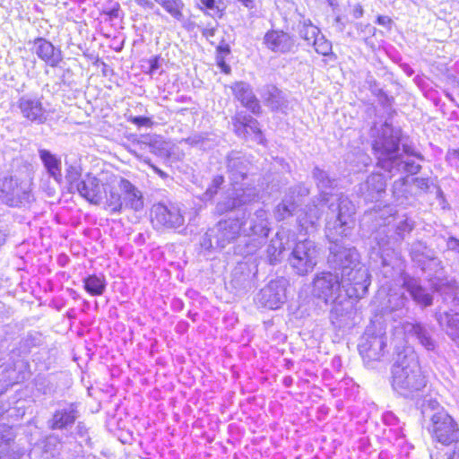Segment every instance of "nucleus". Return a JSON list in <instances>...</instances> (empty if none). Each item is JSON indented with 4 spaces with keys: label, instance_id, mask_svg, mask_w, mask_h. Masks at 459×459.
Segmentation results:
<instances>
[{
    "label": "nucleus",
    "instance_id": "nucleus-1",
    "mask_svg": "<svg viewBox=\"0 0 459 459\" xmlns=\"http://www.w3.org/2000/svg\"><path fill=\"white\" fill-rule=\"evenodd\" d=\"M330 209L338 213L336 219L329 221L325 227L326 237L331 242L327 263L333 270L340 271L341 276L347 275L360 264L359 254L354 247L339 243L337 238L347 237L351 233L355 206L351 201L341 197L337 204H330Z\"/></svg>",
    "mask_w": 459,
    "mask_h": 459
},
{
    "label": "nucleus",
    "instance_id": "nucleus-2",
    "mask_svg": "<svg viewBox=\"0 0 459 459\" xmlns=\"http://www.w3.org/2000/svg\"><path fill=\"white\" fill-rule=\"evenodd\" d=\"M426 383L416 354H399L392 367L394 391L405 398H413L426 386Z\"/></svg>",
    "mask_w": 459,
    "mask_h": 459
},
{
    "label": "nucleus",
    "instance_id": "nucleus-3",
    "mask_svg": "<svg viewBox=\"0 0 459 459\" xmlns=\"http://www.w3.org/2000/svg\"><path fill=\"white\" fill-rule=\"evenodd\" d=\"M239 218L245 238L234 247V253L241 256L252 255L260 249L271 230L268 212L261 208L247 219L245 212Z\"/></svg>",
    "mask_w": 459,
    "mask_h": 459
},
{
    "label": "nucleus",
    "instance_id": "nucleus-4",
    "mask_svg": "<svg viewBox=\"0 0 459 459\" xmlns=\"http://www.w3.org/2000/svg\"><path fill=\"white\" fill-rule=\"evenodd\" d=\"M370 134L377 166L385 171L401 153L402 130L385 121L380 126H372Z\"/></svg>",
    "mask_w": 459,
    "mask_h": 459
},
{
    "label": "nucleus",
    "instance_id": "nucleus-5",
    "mask_svg": "<svg viewBox=\"0 0 459 459\" xmlns=\"http://www.w3.org/2000/svg\"><path fill=\"white\" fill-rule=\"evenodd\" d=\"M241 232L239 216L221 220L205 232L200 240V245L206 250L223 249L233 243Z\"/></svg>",
    "mask_w": 459,
    "mask_h": 459
},
{
    "label": "nucleus",
    "instance_id": "nucleus-6",
    "mask_svg": "<svg viewBox=\"0 0 459 459\" xmlns=\"http://www.w3.org/2000/svg\"><path fill=\"white\" fill-rule=\"evenodd\" d=\"M0 198L11 207L26 206L34 201L30 183L13 177L0 179Z\"/></svg>",
    "mask_w": 459,
    "mask_h": 459
},
{
    "label": "nucleus",
    "instance_id": "nucleus-7",
    "mask_svg": "<svg viewBox=\"0 0 459 459\" xmlns=\"http://www.w3.org/2000/svg\"><path fill=\"white\" fill-rule=\"evenodd\" d=\"M345 284L337 273L322 272L314 277L312 293L325 304L335 303L342 298Z\"/></svg>",
    "mask_w": 459,
    "mask_h": 459
},
{
    "label": "nucleus",
    "instance_id": "nucleus-8",
    "mask_svg": "<svg viewBox=\"0 0 459 459\" xmlns=\"http://www.w3.org/2000/svg\"><path fill=\"white\" fill-rule=\"evenodd\" d=\"M318 254L315 242L305 239L296 243L289 256V262L295 273L303 276L313 271L317 264Z\"/></svg>",
    "mask_w": 459,
    "mask_h": 459
},
{
    "label": "nucleus",
    "instance_id": "nucleus-9",
    "mask_svg": "<svg viewBox=\"0 0 459 459\" xmlns=\"http://www.w3.org/2000/svg\"><path fill=\"white\" fill-rule=\"evenodd\" d=\"M429 430L434 439L443 445L459 440V428L455 420L446 411H437L430 419Z\"/></svg>",
    "mask_w": 459,
    "mask_h": 459
},
{
    "label": "nucleus",
    "instance_id": "nucleus-10",
    "mask_svg": "<svg viewBox=\"0 0 459 459\" xmlns=\"http://www.w3.org/2000/svg\"><path fill=\"white\" fill-rule=\"evenodd\" d=\"M405 338L416 342L428 351L436 352L438 344L434 337L435 328L428 324L413 321L402 324Z\"/></svg>",
    "mask_w": 459,
    "mask_h": 459
},
{
    "label": "nucleus",
    "instance_id": "nucleus-11",
    "mask_svg": "<svg viewBox=\"0 0 459 459\" xmlns=\"http://www.w3.org/2000/svg\"><path fill=\"white\" fill-rule=\"evenodd\" d=\"M151 220L154 228L177 229L185 222L180 208L175 204H156L151 211Z\"/></svg>",
    "mask_w": 459,
    "mask_h": 459
},
{
    "label": "nucleus",
    "instance_id": "nucleus-12",
    "mask_svg": "<svg viewBox=\"0 0 459 459\" xmlns=\"http://www.w3.org/2000/svg\"><path fill=\"white\" fill-rule=\"evenodd\" d=\"M342 278V282L346 283V286H343V291L348 298L362 299L368 293L371 277L368 269L361 263Z\"/></svg>",
    "mask_w": 459,
    "mask_h": 459
},
{
    "label": "nucleus",
    "instance_id": "nucleus-13",
    "mask_svg": "<svg viewBox=\"0 0 459 459\" xmlns=\"http://www.w3.org/2000/svg\"><path fill=\"white\" fill-rule=\"evenodd\" d=\"M386 337L384 333H375L367 328L358 345V350L366 364L378 361L385 354Z\"/></svg>",
    "mask_w": 459,
    "mask_h": 459
},
{
    "label": "nucleus",
    "instance_id": "nucleus-14",
    "mask_svg": "<svg viewBox=\"0 0 459 459\" xmlns=\"http://www.w3.org/2000/svg\"><path fill=\"white\" fill-rule=\"evenodd\" d=\"M330 203L325 204L321 201V196H315L311 202L306 206V209L301 212L298 216V222L301 230H305L306 234L315 231L318 221L323 214L322 207L327 205L333 217L327 215V221H333L336 219L338 212H333L330 209ZM328 222H326L327 224Z\"/></svg>",
    "mask_w": 459,
    "mask_h": 459
},
{
    "label": "nucleus",
    "instance_id": "nucleus-15",
    "mask_svg": "<svg viewBox=\"0 0 459 459\" xmlns=\"http://www.w3.org/2000/svg\"><path fill=\"white\" fill-rule=\"evenodd\" d=\"M17 107L25 119L35 125H43L48 122L49 110L44 106L39 98L25 94L19 98Z\"/></svg>",
    "mask_w": 459,
    "mask_h": 459
},
{
    "label": "nucleus",
    "instance_id": "nucleus-16",
    "mask_svg": "<svg viewBox=\"0 0 459 459\" xmlns=\"http://www.w3.org/2000/svg\"><path fill=\"white\" fill-rule=\"evenodd\" d=\"M225 166L231 185L237 186L248 178L251 161L243 152L231 151L225 157Z\"/></svg>",
    "mask_w": 459,
    "mask_h": 459
},
{
    "label": "nucleus",
    "instance_id": "nucleus-17",
    "mask_svg": "<svg viewBox=\"0 0 459 459\" xmlns=\"http://www.w3.org/2000/svg\"><path fill=\"white\" fill-rule=\"evenodd\" d=\"M256 302L264 307L277 309L286 301L285 281H271L257 294Z\"/></svg>",
    "mask_w": 459,
    "mask_h": 459
},
{
    "label": "nucleus",
    "instance_id": "nucleus-18",
    "mask_svg": "<svg viewBox=\"0 0 459 459\" xmlns=\"http://www.w3.org/2000/svg\"><path fill=\"white\" fill-rule=\"evenodd\" d=\"M256 272V266L252 264L247 262L238 263L232 271L230 286L238 295L248 291L255 285Z\"/></svg>",
    "mask_w": 459,
    "mask_h": 459
},
{
    "label": "nucleus",
    "instance_id": "nucleus-19",
    "mask_svg": "<svg viewBox=\"0 0 459 459\" xmlns=\"http://www.w3.org/2000/svg\"><path fill=\"white\" fill-rule=\"evenodd\" d=\"M78 184L75 191L78 192L82 198L92 204H100L102 203L106 186L100 184L99 178L88 173L82 178V182Z\"/></svg>",
    "mask_w": 459,
    "mask_h": 459
},
{
    "label": "nucleus",
    "instance_id": "nucleus-20",
    "mask_svg": "<svg viewBox=\"0 0 459 459\" xmlns=\"http://www.w3.org/2000/svg\"><path fill=\"white\" fill-rule=\"evenodd\" d=\"M123 197L124 209L139 212L143 209L144 199L142 191L128 179L121 178L117 183Z\"/></svg>",
    "mask_w": 459,
    "mask_h": 459
},
{
    "label": "nucleus",
    "instance_id": "nucleus-21",
    "mask_svg": "<svg viewBox=\"0 0 459 459\" xmlns=\"http://www.w3.org/2000/svg\"><path fill=\"white\" fill-rule=\"evenodd\" d=\"M234 97L254 115H260L262 108L251 85L246 82H236L230 85Z\"/></svg>",
    "mask_w": 459,
    "mask_h": 459
},
{
    "label": "nucleus",
    "instance_id": "nucleus-22",
    "mask_svg": "<svg viewBox=\"0 0 459 459\" xmlns=\"http://www.w3.org/2000/svg\"><path fill=\"white\" fill-rule=\"evenodd\" d=\"M312 178L316 185V187L319 190L318 196H321L322 202L328 204L331 201L330 204L332 203L337 204L341 197H344L349 200V198L343 195H337L327 192V190L333 188L335 183V179L331 178L327 171L318 167H315L314 169L312 170Z\"/></svg>",
    "mask_w": 459,
    "mask_h": 459
},
{
    "label": "nucleus",
    "instance_id": "nucleus-23",
    "mask_svg": "<svg viewBox=\"0 0 459 459\" xmlns=\"http://www.w3.org/2000/svg\"><path fill=\"white\" fill-rule=\"evenodd\" d=\"M386 182L380 173H372L359 185V192L367 202L378 201L385 193Z\"/></svg>",
    "mask_w": 459,
    "mask_h": 459
},
{
    "label": "nucleus",
    "instance_id": "nucleus-24",
    "mask_svg": "<svg viewBox=\"0 0 459 459\" xmlns=\"http://www.w3.org/2000/svg\"><path fill=\"white\" fill-rule=\"evenodd\" d=\"M402 287L410 294L416 304L423 307L432 305L433 296L421 285L420 279L403 274Z\"/></svg>",
    "mask_w": 459,
    "mask_h": 459
},
{
    "label": "nucleus",
    "instance_id": "nucleus-25",
    "mask_svg": "<svg viewBox=\"0 0 459 459\" xmlns=\"http://www.w3.org/2000/svg\"><path fill=\"white\" fill-rule=\"evenodd\" d=\"M264 43L273 52L281 54L289 53L295 47V40L289 33L276 30L265 33Z\"/></svg>",
    "mask_w": 459,
    "mask_h": 459
},
{
    "label": "nucleus",
    "instance_id": "nucleus-26",
    "mask_svg": "<svg viewBox=\"0 0 459 459\" xmlns=\"http://www.w3.org/2000/svg\"><path fill=\"white\" fill-rule=\"evenodd\" d=\"M79 417L77 407L74 403L56 410L52 418L48 421V428L51 429H68Z\"/></svg>",
    "mask_w": 459,
    "mask_h": 459
},
{
    "label": "nucleus",
    "instance_id": "nucleus-27",
    "mask_svg": "<svg viewBox=\"0 0 459 459\" xmlns=\"http://www.w3.org/2000/svg\"><path fill=\"white\" fill-rule=\"evenodd\" d=\"M34 51L39 58L51 67L58 66L63 60L62 51L43 38H38L34 40Z\"/></svg>",
    "mask_w": 459,
    "mask_h": 459
},
{
    "label": "nucleus",
    "instance_id": "nucleus-28",
    "mask_svg": "<svg viewBox=\"0 0 459 459\" xmlns=\"http://www.w3.org/2000/svg\"><path fill=\"white\" fill-rule=\"evenodd\" d=\"M264 104L272 111H282L288 107V100L281 90L273 84H266L259 90Z\"/></svg>",
    "mask_w": 459,
    "mask_h": 459
},
{
    "label": "nucleus",
    "instance_id": "nucleus-29",
    "mask_svg": "<svg viewBox=\"0 0 459 459\" xmlns=\"http://www.w3.org/2000/svg\"><path fill=\"white\" fill-rule=\"evenodd\" d=\"M290 232L286 230H281L273 237L266 249L267 257L270 264H276L281 260L283 251L290 248Z\"/></svg>",
    "mask_w": 459,
    "mask_h": 459
},
{
    "label": "nucleus",
    "instance_id": "nucleus-30",
    "mask_svg": "<svg viewBox=\"0 0 459 459\" xmlns=\"http://www.w3.org/2000/svg\"><path fill=\"white\" fill-rule=\"evenodd\" d=\"M410 255L411 260L421 269L425 270L428 261L439 264L440 261L435 256L432 250L421 241H417L411 244L410 248Z\"/></svg>",
    "mask_w": 459,
    "mask_h": 459
},
{
    "label": "nucleus",
    "instance_id": "nucleus-31",
    "mask_svg": "<svg viewBox=\"0 0 459 459\" xmlns=\"http://www.w3.org/2000/svg\"><path fill=\"white\" fill-rule=\"evenodd\" d=\"M39 156L49 177L60 184L62 182L61 159L46 149H39Z\"/></svg>",
    "mask_w": 459,
    "mask_h": 459
},
{
    "label": "nucleus",
    "instance_id": "nucleus-32",
    "mask_svg": "<svg viewBox=\"0 0 459 459\" xmlns=\"http://www.w3.org/2000/svg\"><path fill=\"white\" fill-rule=\"evenodd\" d=\"M408 298L403 292L390 291L387 294V299L385 306L386 313L394 314L396 317L404 316L408 312Z\"/></svg>",
    "mask_w": 459,
    "mask_h": 459
},
{
    "label": "nucleus",
    "instance_id": "nucleus-33",
    "mask_svg": "<svg viewBox=\"0 0 459 459\" xmlns=\"http://www.w3.org/2000/svg\"><path fill=\"white\" fill-rule=\"evenodd\" d=\"M436 319L449 337H459V313L438 312L436 313Z\"/></svg>",
    "mask_w": 459,
    "mask_h": 459
},
{
    "label": "nucleus",
    "instance_id": "nucleus-34",
    "mask_svg": "<svg viewBox=\"0 0 459 459\" xmlns=\"http://www.w3.org/2000/svg\"><path fill=\"white\" fill-rule=\"evenodd\" d=\"M234 189L232 194L234 195L236 204L238 208H241L244 205L250 204L255 202L258 198V190L255 186L247 184L245 187H236L233 186Z\"/></svg>",
    "mask_w": 459,
    "mask_h": 459
},
{
    "label": "nucleus",
    "instance_id": "nucleus-35",
    "mask_svg": "<svg viewBox=\"0 0 459 459\" xmlns=\"http://www.w3.org/2000/svg\"><path fill=\"white\" fill-rule=\"evenodd\" d=\"M392 163L390 168L385 170L391 174L406 172L414 175L421 169V166L417 164L414 160L410 159L403 160L402 152Z\"/></svg>",
    "mask_w": 459,
    "mask_h": 459
},
{
    "label": "nucleus",
    "instance_id": "nucleus-36",
    "mask_svg": "<svg viewBox=\"0 0 459 459\" xmlns=\"http://www.w3.org/2000/svg\"><path fill=\"white\" fill-rule=\"evenodd\" d=\"M393 197L398 205H407L411 198L406 178L395 180L393 185Z\"/></svg>",
    "mask_w": 459,
    "mask_h": 459
},
{
    "label": "nucleus",
    "instance_id": "nucleus-37",
    "mask_svg": "<svg viewBox=\"0 0 459 459\" xmlns=\"http://www.w3.org/2000/svg\"><path fill=\"white\" fill-rule=\"evenodd\" d=\"M105 199H106V206L109 209L111 213H121L124 205H123V197L119 189H116L112 186L108 187V190L106 188Z\"/></svg>",
    "mask_w": 459,
    "mask_h": 459
},
{
    "label": "nucleus",
    "instance_id": "nucleus-38",
    "mask_svg": "<svg viewBox=\"0 0 459 459\" xmlns=\"http://www.w3.org/2000/svg\"><path fill=\"white\" fill-rule=\"evenodd\" d=\"M298 207V202L292 200L290 195H285L282 201L276 206L274 216L278 221H283L293 215Z\"/></svg>",
    "mask_w": 459,
    "mask_h": 459
},
{
    "label": "nucleus",
    "instance_id": "nucleus-39",
    "mask_svg": "<svg viewBox=\"0 0 459 459\" xmlns=\"http://www.w3.org/2000/svg\"><path fill=\"white\" fill-rule=\"evenodd\" d=\"M85 290L91 296H100L106 289L105 280L93 274L83 280Z\"/></svg>",
    "mask_w": 459,
    "mask_h": 459
},
{
    "label": "nucleus",
    "instance_id": "nucleus-40",
    "mask_svg": "<svg viewBox=\"0 0 459 459\" xmlns=\"http://www.w3.org/2000/svg\"><path fill=\"white\" fill-rule=\"evenodd\" d=\"M159 4L167 13L178 21L184 18L182 10L184 3L182 0H154Z\"/></svg>",
    "mask_w": 459,
    "mask_h": 459
},
{
    "label": "nucleus",
    "instance_id": "nucleus-41",
    "mask_svg": "<svg viewBox=\"0 0 459 459\" xmlns=\"http://www.w3.org/2000/svg\"><path fill=\"white\" fill-rule=\"evenodd\" d=\"M159 4L167 13L178 21L184 18L182 10L184 3L182 0H154Z\"/></svg>",
    "mask_w": 459,
    "mask_h": 459
},
{
    "label": "nucleus",
    "instance_id": "nucleus-42",
    "mask_svg": "<svg viewBox=\"0 0 459 459\" xmlns=\"http://www.w3.org/2000/svg\"><path fill=\"white\" fill-rule=\"evenodd\" d=\"M238 209L233 194L223 195L216 204L215 213L222 215L226 212Z\"/></svg>",
    "mask_w": 459,
    "mask_h": 459
},
{
    "label": "nucleus",
    "instance_id": "nucleus-43",
    "mask_svg": "<svg viewBox=\"0 0 459 459\" xmlns=\"http://www.w3.org/2000/svg\"><path fill=\"white\" fill-rule=\"evenodd\" d=\"M82 169L78 166L69 165L65 171V179L69 184V189L71 192H74L77 188L78 183L82 182L81 179Z\"/></svg>",
    "mask_w": 459,
    "mask_h": 459
},
{
    "label": "nucleus",
    "instance_id": "nucleus-44",
    "mask_svg": "<svg viewBox=\"0 0 459 459\" xmlns=\"http://www.w3.org/2000/svg\"><path fill=\"white\" fill-rule=\"evenodd\" d=\"M367 83L369 86V90L371 92L379 98V101L384 105H390L389 97L384 92V91L379 87L377 82L374 79L372 75H368L366 79Z\"/></svg>",
    "mask_w": 459,
    "mask_h": 459
},
{
    "label": "nucleus",
    "instance_id": "nucleus-45",
    "mask_svg": "<svg viewBox=\"0 0 459 459\" xmlns=\"http://www.w3.org/2000/svg\"><path fill=\"white\" fill-rule=\"evenodd\" d=\"M310 45L314 47L316 53L322 56L329 55L332 50L331 42L322 33H319L318 37H316Z\"/></svg>",
    "mask_w": 459,
    "mask_h": 459
},
{
    "label": "nucleus",
    "instance_id": "nucleus-46",
    "mask_svg": "<svg viewBox=\"0 0 459 459\" xmlns=\"http://www.w3.org/2000/svg\"><path fill=\"white\" fill-rule=\"evenodd\" d=\"M310 191L309 188L304 184H298L289 188L287 195H290L292 200L298 202V206L300 204L302 198L307 196Z\"/></svg>",
    "mask_w": 459,
    "mask_h": 459
},
{
    "label": "nucleus",
    "instance_id": "nucleus-47",
    "mask_svg": "<svg viewBox=\"0 0 459 459\" xmlns=\"http://www.w3.org/2000/svg\"><path fill=\"white\" fill-rule=\"evenodd\" d=\"M224 182V178L221 175L215 176L206 191L203 195V200L208 201L213 198V196L218 193V190L221 188V185Z\"/></svg>",
    "mask_w": 459,
    "mask_h": 459
},
{
    "label": "nucleus",
    "instance_id": "nucleus-48",
    "mask_svg": "<svg viewBox=\"0 0 459 459\" xmlns=\"http://www.w3.org/2000/svg\"><path fill=\"white\" fill-rule=\"evenodd\" d=\"M239 119H242V121L245 120L247 122V134H254L255 136H257L259 143H262V131L258 126V121L247 114H246V117H240Z\"/></svg>",
    "mask_w": 459,
    "mask_h": 459
},
{
    "label": "nucleus",
    "instance_id": "nucleus-49",
    "mask_svg": "<svg viewBox=\"0 0 459 459\" xmlns=\"http://www.w3.org/2000/svg\"><path fill=\"white\" fill-rule=\"evenodd\" d=\"M240 117H246L245 112H239L233 118H232V125L234 127V131L239 137L246 138L247 136V122L240 118Z\"/></svg>",
    "mask_w": 459,
    "mask_h": 459
},
{
    "label": "nucleus",
    "instance_id": "nucleus-50",
    "mask_svg": "<svg viewBox=\"0 0 459 459\" xmlns=\"http://www.w3.org/2000/svg\"><path fill=\"white\" fill-rule=\"evenodd\" d=\"M319 33H321V31L316 26L299 29V36L306 40L308 45L311 44L316 37H318Z\"/></svg>",
    "mask_w": 459,
    "mask_h": 459
},
{
    "label": "nucleus",
    "instance_id": "nucleus-51",
    "mask_svg": "<svg viewBox=\"0 0 459 459\" xmlns=\"http://www.w3.org/2000/svg\"><path fill=\"white\" fill-rule=\"evenodd\" d=\"M201 4L208 10L213 12V15L221 18L223 14V7L221 6V0H200Z\"/></svg>",
    "mask_w": 459,
    "mask_h": 459
},
{
    "label": "nucleus",
    "instance_id": "nucleus-52",
    "mask_svg": "<svg viewBox=\"0 0 459 459\" xmlns=\"http://www.w3.org/2000/svg\"><path fill=\"white\" fill-rule=\"evenodd\" d=\"M413 227V222L405 218L396 225L395 232L403 239L406 233H410L412 230Z\"/></svg>",
    "mask_w": 459,
    "mask_h": 459
},
{
    "label": "nucleus",
    "instance_id": "nucleus-53",
    "mask_svg": "<svg viewBox=\"0 0 459 459\" xmlns=\"http://www.w3.org/2000/svg\"><path fill=\"white\" fill-rule=\"evenodd\" d=\"M60 446V442L56 437L49 436L47 437L45 445H44V451L46 453H49L51 456L56 455V452L58 450L57 446Z\"/></svg>",
    "mask_w": 459,
    "mask_h": 459
},
{
    "label": "nucleus",
    "instance_id": "nucleus-54",
    "mask_svg": "<svg viewBox=\"0 0 459 459\" xmlns=\"http://www.w3.org/2000/svg\"><path fill=\"white\" fill-rule=\"evenodd\" d=\"M455 281H446L445 283H441L438 287H437V290L440 292L441 295H455V291L456 289Z\"/></svg>",
    "mask_w": 459,
    "mask_h": 459
},
{
    "label": "nucleus",
    "instance_id": "nucleus-55",
    "mask_svg": "<svg viewBox=\"0 0 459 459\" xmlns=\"http://www.w3.org/2000/svg\"><path fill=\"white\" fill-rule=\"evenodd\" d=\"M190 144L199 146L200 148L206 149L210 148V144H208V138L203 134L194 135L187 140Z\"/></svg>",
    "mask_w": 459,
    "mask_h": 459
},
{
    "label": "nucleus",
    "instance_id": "nucleus-56",
    "mask_svg": "<svg viewBox=\"0 0 459 459\" xmlns=\"http://www.w3.org/2000/svg\"><path fill=\"white\" fill-rule=\"evenodd\" d=\"M129 121H131L134 125H136L138 126H151L152 122L150 117H132Z\"/></svg>",
    "mask_w": 459,
    "mask_h": 459
},
{
    "label": "nucleus",
    "instance_id": "nucleus-57",
    "mask_svg": "<svg viewBox=\"0 0 459 459\" xmlns=\"http://www.w3.org/2000/svg\"><path fill=\"white\" fill-rule=\"evenodd\" d=\"M121 13L120 5L116 3L112 7L105 11V14L109 17L110 20L119 18Z\"/></svg>",
    "mask_w": 459,
    "mask_h": 459
},
{
    "label": "nucleus",
    "instance_id": "nucleus-58",
    "mask_svg": "<svg viewBox=\"0 0 459 459\" xmlns=\"http://www.w3.org/2000/svg\"><path fill=\"white\" fill-rule=\"evenodd\" d=\"M413 183L415 186L421 191L427 192L429 188L428 178H413Z\"/></svg>",
    "mask_w": 459,
    "mask_h": 459
},
{
    "label": "nucleus",
    "instance_id": "nucleus-59",
    "mask_svg": "<svg viewBox=\"0 0 459 459\" xmlns=\"http://www.w3.org/2000/svg\"><path fill=\"white\" fill-rule=\"evenodd\" d=\"M446 247L448 250L459 254V239L455 237H449L446 240Z\"/></svg>",
    "mask_w": 459,
    "mask_h": 459
},
{
    "label": "nucleus",
    "instance_id": "nucleus-60",
    "mask_svg": "<svg viewBox=\"0 0 459 459\" xmlns=\"http://www.w3.org/2000/svg\"><path fill=\"white\" fill-rule=\"evenodd\" d=\"M149 74H154L156 71L160 68V57L159 56H153L149 60Z\"/></svg>",
    "mask_w": 459,
    "mask_h": 459
},
{
    "label": "nucleus",
    "instance_id": "nucleus-61",
    "mask_svg": "<svg viewBox=\"0 0 459 459\" xmlns=\"http://www.w3.org/2000/svg\"><path fill=\"white\" fill-rule=\"evenodd\" d=\"M356 28L358 30H359L365 36L373 34V32L375 30V29L373 27H371L369 24L357 23Z\"/></svg>",
    "mask_w": 459,
    "mask_h": 459
},
{
    "label": "nucleus",
    "instance_id": "nucleus-62",
    "mask_svg": "<svg viewBox=\"0 0 459 459\" xmlns=\"http://www.w3.org/2000/svg\"><path fill=\"white\" fill-rule=\"evenodd\" d=\"M447 159L455 166H459V149L448 152Z\"/></svg>",
    "mask_w": 459,
    "mask_h": 459
},
{
    "label": "nucleus",
    "instance_id": "nucleus-63",
    "mask_svg": "<svg viewBox=\"0 0 459 459\" xmlns=\"http://www.w3.org/2000/svg\"><path fill=\"white\" fill-rule=\"evenodd\" d=\"M217 52L224 57L225 56L229 55L230 53V48L227 43L221 42L217 47Z\"/></svg>",
    "mask_w": 459,
    "mask_h": 459
},
{
    "label": "nucleus",
    "instance_id": "nucleus-64",
    "mask_svg": "<svg viewBox=\"0 0 459 459\" xmlns=\"http://www.w3.org/2000/svg\"><path fill=\"white\" fill-rule=\"evenodd\" d=\"M377 23L384 27H390L392 20L388 16L379 15L377 18Z\"/></svg>",
    "mask_w": 459,
    "mask_h": 459
}]
</instances>
